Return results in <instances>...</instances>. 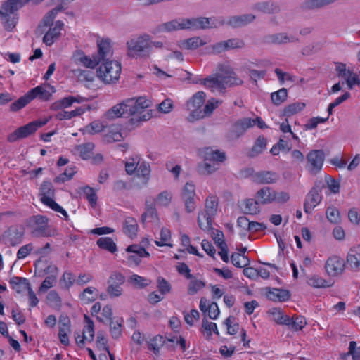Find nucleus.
<instances>
[{"mask_svg": "<svg viewBox=\"0 0 360 360\" xmlns=\"http://www.w3.org/2000/svg\"><path fill=\"white\" fill-rule=\"evenodd\" d=\"M150 101L145 97L130 98L114 105L105 114L106 120H114L121 117H134L137 121H147L152 117V112L148 110Z\"/></svg>", "mask_w": 360, "mask_h": 360, "instance_id": "nucleus-1", "label": "nucleus"}, {"mask_svg": "<svg viewBox=\"0 0 360 360\" xmlns=\"http://www.w3.org/2000/svg\"><path fill=\"white\" fill-rule=\"evenodd\" d=\"M195 82L204 85L212 92L223 93L227 88L243 84V81L232 72L226 75H212L206 78L198 79Z\"/></svg>", "mask_w": 360, "mask_h": 360, "instance_id": "nucleus-2", "label": "nucleus"}, {"mask_svg": "<svg viewBox=\"0 0 360 360\" xmlns=\"http://www.w3.org/2000/svg\"><path fill=\"white\" fill-rule=\"evenodd\" d=\"M151 37L148 34L134 37L126 42L127 56L132 58H148L150 56Z\"/></svg>", "mask_w": 360, "mask_h": 360, "instance_id": "nucleus-3", "label": "nucleus"}, {"mask_svg": "<svg viewBox=\"0 0 360 360\" xmlns=\"http://www.w3.org/2000/svg\"><path fill=\"white\" fill-rule=\"evenodd\" d=\"M121 64L116 60H107L102 63L96 70L98 78L106 84L116 83L120 77Z\"/></svg>", "mask_w": 360, "mask_h": 360, "instance_id": "nucleus-4", "label": "nucleus"}, {"mask_svg": "<svg viewBox=\"0 0 360 360\" xmlns=\"http://www.w3.org/2000/svg\"><path fill=\"white\" fill-rule=\"evenodd\" d=\"M49 121V118L34 120L18 128L13 133L10 134L7 137V140L8 141L13 143L19 139L26 138L30 135L33 134L39 128L46 124Z\"/></svg>", "mask_w": 360, "mask_h": 360, "instance_id": "nucleus-5", "label": "nucleus"}, {"mask_svg": "<svg viewBox=\"0 0 360 360\" xmlns=\"http://www.w3.org/2000/svg\"><path fill=\"white\" fill-rule=\"evenodd\" d=\"M49 219L41 215H34L30 218L29 226L32 229V234L35 237H49L53 236L47 229Z\"/></svg>", "mask_w": 360, "mask_h": 360, "instance_id": "nucleus-6", "label": "nucleus"}, {"mask_svg": "<svg viewBox=\"0 0 360 360\" xmlns=\"http://www.w3.org/2000/svg\"><path fill=\"white\" fill-rule=\"evenodd\" d=\"M324 159L325 154L322 150H314L310 151L307 155V169L311 174H316L321 171Z\"/></svg>", "mask_w": 360, "mask_h": 360, "instance_id": "nucleus-7", "label": "nucleus"}, {"mask_svg": "<svg viewBox=\"0 0 360 360\" xmlns=\"http://www.w3.org/2000/svg\"><path fill=\"white\" fill-rule=\"evenodd\" d=\"M263 41L266 44L282 45L289 43H297L300 39L295 35L286 32L269 34L264 37Z\"/></svg>", "mask_w": 360, "mask_h": 360, "instance_id": "nucleus-8", "label": "nucleus"}, {"mask_svg": "<svg viewBox=\"0 0 360 360\" xmlns=\"http://www.w3.org/2000/svg\"><path fill=\"white\" fill-rule=\"evenodd\" d=\"M243 40L238 38H233L226 41L216 43L212 46V51L214 53H220L232 49H243L245 47Z\"/></svg>", "mask_w": 360, "mask_h": 360, "instance_id": "nucleus-9", "label": "nucleus"}, {"mask_svg": "<svg viewBox=\"0 0 360 360\" xmlns=\"http://www.w3.org/2000/svg\"><path fill=\"white\" fill-rule=\"evenodd\" d=\"M254 126V122L250 118L245 117L236 122L229 132V138L234 140L243 135L246 130Z\"/></svg>", "mask_w": 360, "mask_h": 360, "instance_id": "nucleus-10", "label": "nucleus"}, {"mask_svg": "<svg viewBox=\"0 0 360 360\" xmlns=\"http://www.w3.org/2000/svg\"><path fill=\"white\" fill-rule=\"evenodd\" d=\"M345 269V262L338 256L330 257L325 264V269L330 276H336L342 273Z\"/></svg>", "mask_w": 360, "mask_h": 360, "instance_id": "nucleus-11", "label": "nucleus"}, {"mask_svg": "<svg viewBox=\"0 0 360 360\" xmlns=\"http://www.w3.org/2000/svg\"><path fill=\"white\" fill-rule=\"evenodd\" d=\"M56 91L55 88L49 84L47 85H40L34 87L30 91H27L30 98L34 100L36 98H38L42 101H49L52 94Z\"/></svg>", "mask_w": 360, "mask_h": 360, "instance_id": "nucleus-12", "label": "nucleus"}, {"mask_svg": "<svg viewBox=\"0 0 360 360\" xmlns=\"http://www.w3.org/2000/svg\"><path fill=\"white\" fill-rule=\"evenodd\" d=\"M98 55L96 56L99 58L100 62L110 60L112 57L113 51L111 46V42L109 39H102L97 41Z\"/></svg>", "mask_w": 360, "mask_h": 360, "instance_id": "nucleus-13", "label": "nucleus"}, {"mask_svg": "<svg viewBox=\"0 0 360 360\" xmlns=\"http://www.w3.org/2000/svg\"><path fill=\"white\" fill-rule=\"evenodd\" d=\"M322 196L320 194V189L318 187H314L311 189L306 196L304 203V210L307 213H310L320 203Z\"/></svg>", "mask_w": 360, "mask_h": 360, "instance_id": "nucleus-14", "label": "nucleus"}, {"mask_svg": "<svg viewBox=\"0 0 360 360\" xmlns=\"http://www.w3.org/2000/svg\"><path fill=\"white\" fill-rule=\"evenodd\" d=\"M252 9L269 15L277 14L281 11L278 4L271 0L258 1L253 4Z\"/></svg>", "mask_w": 360, "mask_h": 360, "instance_id": "nucleus-15", "label": "nucleus"}, {"mask_svg": "<svg viewBox=\"0 0 360 360\" xmlns=\"http://www.w3.org/2000/svg\"><path fill=\"white\" fill-rule=\"evenodd\" d=\"M64 23L60 20H57L53 27H50L43 37V42L46 46H51L57 39H59L61 31L63 30Z\"/></svg>", "mask_w": 360, "mask_h": 360, "instance_id": "nucleus-16", "label": "nucleus"}, {"mask_svg": "<svg viewBox=\"0 0 360 360\" xmlns=\"http://www.w3.org/2000/svg\"><path fill=\"white\" fill-rule=\"evenodd\" d=\"M25 231L22 227L12 226L10 227L4 234V238L11 245L15 246L23 240Z\"/></svg>", "mask_w": 360, "mask_h": 360, "instance_id": "nucleus-17", "label": "nucleus"}, {"mask_svg": "<svg viewBox=\"0 0 360 360\" xmlns=\"http://www.w3.org/2000/svg\"><path fill=\"white\" fill-rule=\"evenodd\" d=\"M222 103L220 100L212 98L207 101L202 110H195L192 114V120H198L210 116L214 109L219 107Z\"/></svg>", "mask_w": 360, "mask_h": 360, "instance_id": "nucleus-18", "label": "nucleus"}, {"mask_svg": "<svg viewBox=\"0 0 360 360\" xmlns=\"http://www.w3.org/2000/svg\"><path fill=\"white\" fill-rule=\"evenodd\" d=\"M71 322L68 316H60L58 323V338L60 342L64 345L70 343L68 334L71 333Z\"/></svg>", "mask_w": 360, "mask_h": 360, "instance_id": "nucleus-19", "label": "nucleus"}, {"mask_svg": "<svg viewBox=\"0 0 360 360\" xmlns=\"http://www.w3.org/2000/svg\"><path fill=\"white\" fill-rule=\"evenodd\" d=\"M214 19L208 18H197L186 19L187 29H207L216 27Z\"/></svg>", "mask_w": 360, "mask_h": 360, "instance_id": "nucleus-20", "label": "nucleus"}, {"mask_svg": "<svg viewBox=\"0 0 360 360\" xmlns=\"http://www.w3.org/2000/svg\"><path fill=\"white\" fill-rule=\"evenodd\" d=\"M55 190L50 181H44L40 188L41 201L48 207L55 202L53 200Z\"/></svg>", "mask_w": 360, "mask_h": 360, "instance_id": "nucleus-21", "label": "nucleus"}, {"mask_svg": "<svg viewBox=\"0 0 360 360\" xmlns=\"http://www.w3.org/2000/svg\"><path fill=\"white\" fill-rule=\"evenodd\" d=\"M252 178L257 184H274L279 179V174L272 171H261L254 174Z\"/></svg>", "mask_w": 360, "mask_h": 360, "instance_id": "nucleus-22", "label": "nucleus"}, {"mask_svg": "<svg viewBox=\"0 0 360 360\" xmlns=\"http://www.w3.org/2000/svg\"><path fill=\"white\" fill-rule=\"evenodd\" d=\"M200 309L207 313L211 319H216L219 315L220 311L216 302H210L205 297H202L199 304Z\"/></svg>", "mask_w": 360, "mask_h": 360, "instance_id": "nucleus-23", "label": "nucleus"}, {"mask_svg": "<svg viewBox=\"0 0 360 360\" xmlns=\"http://www.w3.org/2000/svg\"><path fill=\"white\" fill-rule=\"evenodd\" d=\"M206 95L203 91H198L195 94L191 100L187 103L188 110L191 111L188 120L193 122L192 120V114L195 110H200V108L205 101Z\"/></svg>", "mask_w": 360, "mask_h": 360, "instance_id": "nucleus-24", "label": "nucleus"}, {"mask_svg": "<svg viewBox=\"0 0 360 360\" xmlns=\"http://www.w3.org/2000/svg\"><path fill=\"white\" fill-rule=\"evenodd\" d=\"M29 2V0H7L1 5L0 13L18 15L16 12Z\"/></svg>", "mask_w": 360, "mask_h": 360, "instance_id": "nucleus-25", "label": "nucleus"}, {"mask_svg": "<svg viewBox=\"0 0 360 360\" xmlns=\"http://www.w3.org/2000/svg\"><path fill=\"white\" fill-rule=\"evenodd\" d=\"M256 18L253 14H243L230 17L227 20V25L233 27H240L252 22Z\"/></svg>", "mask_w": 360, "mask_h": 360, "instance_id": "nucleus-26", "label": "nucleus"}, {"mask_svg": "<svg viewBox=\"0 0 360 360\" xmlns=\"http://www.w3.org/2000/svg\"><path fill=\"white\" fill-rule=\"evenodd\" d=\"M74 59L77 63H80L84 67L89 68H94L99 64V58L95 56L93 58L86 56L82 51H77L74 53Z\"/></svg>", "mask_w": 360, "mask_h": 360, "instance_id": "nucleus-27", "label": "nucleus"}, {"mask_svg": "<svg viewBox=\"0 0 360 360\" xmlns=\"http://www.w3.org/2000/svg\"><path fill=\"white\" fill-rule=\"evenodd\" d=\"M186 19L172 20L164 22L159 26V30L161 32H172L179 30L187 29Z\"/></svg>", "mask_w": 360, "mask_h": 360, "instance_id": "nucleus-28", "label": "nucleus"}, {"mask_svg": "<svg viewBox=\"0 0 360 360\" xmlns=\"http://www.w3.org/2000/svg\"><path fill=\"white\" fill-rule=\"evenodd\" d=\"M274 190L270 187H264L257 192L255 198L259 204H270L274 202Z\"/></svg>", "mask_w": 360, "mask_h": 360, "instance_id": "nucleus-29", "label": "nucleus"}, {"mask_svg": "<svg viewBox=\"0 0 360 360\" xmlns=\"http://www.w3.org/2000/svg\"><path fill=\"white\" fill-rule=\"evenodd\" d=\"M12 288L18 293H22L31 288L28 279L22 277L14 276L10 280Z\"/></svg>", "mask_w": 360, "mask_h": 360, "instance_id": "nucleus-30", "label": "nucleus"}, {"mask_svg": "<svg viewBox=\"0 0 360 360\" xmlns=\"http://www.w3.org/2000/svg\"><path fill=\"white\" fill-rule=\"evenodd\" d=\"M139 226L135 219L127 217L123 222V232L128 237L134 238L137 236Z\"/></svg>", "mask_w": 360, "mask_h": 360, "instance_id": "nucleus-31", "label": "nucleus"}, {"mask_svg": "<svg viewBox=\"0 0 360 360\" xmlns=\"http://www.w3.org/2000/svg\"><path fill=\"white\" fill-rule=\"evenodd\" d=\"M0 17L4 28L8 32L13 31L18 23V15L0 13Z\"/></svg>", "mask_w": 360, "mask_h": 360, "instance_id": "nucleus-32", "label": "nucleus"}, {"mask_svg": "<svg viewBox=\"0 0 360 360\" xmlns=\"http://www.w3.org/2000/svg\"><path fill=\"white\" fill-rule=\"evenodd\" d=\"M266 296L268 299L274 302H285L289 299L290 294L288 290L273 288L266 292Z\"/></svg>", "mask_w": 360, "mask_h": 360, "instance_id": "nucleus-33", "label": "nucleus"}, {"mask_svg": "<svg viewBox=\"0 0 360 360\" xmlns=\"http://www.w3.org/2000/svg\"><path fill=\"white\" fill-rule=\"evenodd\" d=\"M94 148V144L91 142H87L77 145L74 150L75 153L79 155L82 159L88 160L91 158Z\"/></svg>", "mask_w": 360, "mask_h": 360, "instance_id": "nucleus-34", "label": "nucleus"}, {"mask_svg": "<svg viewBox=\"0 0 360 360\" xmlns=\"http://www.w3.org/2000/svg\"><path fill=\"white\" fill-rule=\"evenodd\" d=\"M337 0H306L302 4L304 10H316L328 6Z\"/></svg>", "mask_w": 360, "mask_h": 360, "instance_id": "nucleus-35", "label": "nucleus"}, {"mask_svg": "<svg viewBox=\"0 0 360 360\" xmlns=\"http://www.w3.org/2000/svg\"><path fill=\"white\" fill-rule=\"evenodd\" d=\"M120 130L121 127L119 125L110 126L109 131L104 135V140L108 143L121 141L123 139V136Z\"/></svg>", "mask_w": 360, "mask_h": 360, "instance_id": "nucleus-36", "label": "nucleus"}, {"mask_svg": "<svg viewBox=\"0 0 360 360\" xmlns=\"http://www.w3.org/2000/svg\"><path fill=\"white\" fill-rule=\"evenodd\" d=\"M102 119L103 120H95L91 122L84 127V131L89 134L101 132L107 127V121L108 120L104 118V115Z\"/></svg>", "mask_w": 360, "mask_h": 360, "instance_id": "nucleus-37", "label": "nucleus"}, {"mask_svg": "<svg viewBox=\"0 0 360 360\" xmlns=\"http://www.w3.org/2000/svg\"><path fill=\"white\" fill-rule=\"evenodd\" d=\"M204 158L206 161H212L215 162H222L226 159L225 153L219 150H214L210 148H207L205 150Z\"/></svg>", "mask_w": 360, "mask_h": 360, "instance_id": "nucleus-38", "label": "nucleus"}, {"mask_svg": "<svg viewBox=\"0 0 360 360\" xmlns=\"http://www.w3.org/2000/svg\"><path fill=\"white\" fill-rule=\"evenodd\" d=\"M305 108V103L302 102H295L286 105L282 111V116L287 118L301 112Z\"/></svg>", "mask_w": 360, "mask_h": 360, "instance_id": "nucleus-39", "label": "nucleus"}, {"mask_svg": "<svg viewBox=\"0 0 360 360\" xmlns=\"http://www.w3.org/2000/svg\"><path fill=\"white\" fill-rule=\"evenodd\" d=\"M269 314L271 315L272 319L277 323L281 325L290 326L291 319L289 316L283 314V312L278 308H272L269 310Z\"/></svg>", "mask_w": 360, "mask_h": 360, "instance_id": "nucleus-40", "label": "nucleus"}, {"mask_svg": "<svg viewBox=\"0 0 360 360\" xmlns=\"http://www.w3.org/2000/svg\"><path fill=\"white\" fill-rule=\"evenodd\" d=\"M84 327L83 329V339L91 342L94 338V324L93 321L87 315H84Z\"/></svg>", "mask_w": 360, "mask_h": 360, "instance_id": "nucleus-41", "label": "nucleus"}, {"mask_svg": "<svg viewBox=\"0 0 360 360\" xmlns=\"http://www.w3.org/2000/svg\"><path fill=\"white\" fill-rule=\"evenodd\" d=\"M259 204L257 199H246L243 202L241 208L245 214H255L259 211Z\"/></svg>", "mask_w": 360, "mask_h": 360, "instance_id": "nucleus-42", "label": "nucleus"}, {"mask_svg": "<svg viewBox=\"0 0 360 360\" xmlns=\"http://www.w3.org/2000/svg\"><path fill=\"white\" fill-rule=\"evenodd\" d=\"M98 290L94 287H87L79 294V299L85 304L95 301L97 298Z\"/></svg>", "mask_w": 360, "mask_h": 360, "instance_id": "nucleus-43", "label": "nucleus"}, {"mask_svg": "<svg viewBox=\"0 0 360 360\" xmlns=\"http://www.w3.org/2000/svg\"><path fill=\"white\" fill-rule=\"evenodd\" d=\"M96 244L100 248L105 250L111 253H115L117 251L115 243L110 237H101L98 238Z\"/></svg>", "mask_w": 360, "mask_h": 360, "instance_id": "nucleus-44", "label": "nucleus"}, {"mask_svg": "<svg viewBox=\"0 0 360 360\" xmlns=\"http://www.w3.org/2000/svg\"><path fill=\"white\" fill-rule=\"evenodd\" d=\"M347 261L352 268H358L360 266V248H351L347 257Z\"/></svg>", "mask_w": 360, "mask_h": 360, "instance_id": "nucleus-45", "label": "nucleus"}, {"mask_svg": "<svg viewBox=\"0 0 360 360\" xmlns=\"http://www.w3.org/2000/svg\"><path fill=\"white\" fill-rule=\"evenodd\" d=\"M207 41L199 37H191L181 41V46L186 49H196L200 46H204Z\"/></svg>", "mask_w": 360, "mask_h": 360, "instance_id": "nucleus-46", "label": "nucleus"}, {"mask_svg": "<svg viewBox=\"0 0 360 360\" xmlns=\"http://www.w3.org/2000/svg\"><path fill=\"white\" fill-rule=\"evenodd\" d=\"M212 217L213 216L208 215L207 213L200 212L198 217V223L199 227L204 231H209L212 229Z\"/></svg>", "mask_w": 360, "mask_h": 360, "instance_id": "nucleus-47", "label": "nucleus"}, {"mask_svg": "<svg viewBox=\"0 0 360 360\" xmlns=\"http://www.w3.org/2000/svg\"><path fill=\"white\" fill-rule=\"evenodd\" d=\"M307 283L315 288H328L332 285L330 281H328L318 275H313L307 280Z\"/></svg>", "mask_w": 360, "mask_h": 360, "instance_id": "nucleus-48", "label": "nucleus"}, {"mask_svg": "<svg viewBox=\"0 0 360 360\" xmlns=\"http://www.w3.org/2000/svg\"><path fill=\"white\" fill-rule=\"evenodd\" d=\"M217 207L218 201L217 198L211 195L207 198L205 200V210L202 212L214 217L217 213Z\"/></svg>", "mask_w": 360, "mask_h": 360, "instance_id": "nucleus-49", "label": "nucleus"}, {"mask_svg": "<svg viewBox=\"0 0 360 360\" xmlns=\"http://www.w3.org/2000/svg\"><path fill=\"white\" fill-rule=\"evenodd\" d=\"M190 282L188 286V294L193 295L197 293L200 290L202 289L205 283L202 281L196 278L193 276L189 278Z\"/></svg>", "mask_w": 360, "mask_h": 360, "instance_id": "nucleus-50", "label": "nucleus"}, {"mask_svg": "<svg viewBox=\"0 0 360 360\" xmlns=\"http://www.w3.org/2000/svg\"><path fill=\"white\" fill-rule=\"evenodd\" d=\"M136 175L139 178H142L145 184H146L150 176V167L148 163L143 162L139 163L136 169Z\"/></svg>", "mask_w": 360, "mask_h": 360, "instance_id": "nucleus-51", "label": "nucleus"}, {"mask_svg": "<svg viewBox=\"0 0 360 360\" xmlns=\"http://www.w3.org/2000/svg\"><path fill=\"white\" fill-rule=\"evenodd\" d=\"M32 101L28 93L27 92L24 96L19 98L17 101L12 103L10 105V110L13 112H17L23 108L29 103Z\"/></svg>", "mask_w": 360, "mask_h": 360, "instance_id": "nucleus-52", "label": "nucleus"}, {"mask_svg": "<svg viewBox=\"0 0 360 360\" xmlns=\"http://www.w3.org/2000/svg\"><path fill=\"white\" fill-rule=\"evenodd\" d=\"M231 259L232 264L238 268L245 267L250 263V259L246 255H242L239 252L233 253L231 255Z\"/></svg>", "mask_w": 360, "mask_h": 360, "instance_id": "nucleus-53", "label": "nucleus"}, {"mask_svg": "<svg viewBox=\"0 0 360 360\" xmlns=\"http://www.w3.org/2000/svg\"><path fill=\"white\" fill-rule=\"evenodd\" d=\"M266 139L264 136H259L252 148L250 156L254 157L261 153L266 148Z\"/></svg>", "mask_w": 360, "mask_h": 360, "instance_id": "nucleus-54", "label": "nucleus"}, {"mask_svg": "<svg viewBox=\"0 0 360 360\" xmlns=\"http://www.w3.org/2000/svg\"><path fill=\"white\" fill-rule=\"evenodd\" d=\"M288 97V91L285 88H282L277 91L271 94V98L274 104L279 105L285 101Z\"/></svg>", "mask_w": 360, "mask_h": 360, "instance_id": "nucleus-55", "label": "nucleus"}, {"mask_svg": "<svg viewBox=\"0 0 360 360\" xmlns=\"http://www.w3.org/2000/svg\"><path fill=\"white\" fill-rule=\"evenodd\" d=\"M219 168V163L212 161H206L204 159V162L199 166V171L202 174H210L217 170Z\"/></svg>", "mask_w": 360, "mask_h": 360, "instance_id": "nucleus-56", "label": "nucleus"}, {"mask_svg": "<svg viewBox=\"0 0 360 360\" xmlns=\"http://www.w3.org/2000/svg\"><path fill=\"white\" fill-rule=\"evenodd\" d=\"M140 159L141 158L139 155H135L134 157L129 158L126 161L125 170L128 174L131 175L136 172L140 163Z\"/></svg>", "mask_w": 360, "mask_h": 360, "instance_id": "nucleus-57", "label": "nucleus"}, {"mask_svg": "<svg viewBox=\"0 0 360 360\" xmlns=\"http://www.w3.org/2000/svg\"><path fill=\"white\" fill-rule=\"evenodd\" d=\"M123 319H120L116 321H111L110 323V332L112 337L115 339L119 338L122 335V325Z\"/></svg>", "mask_w": 360, "mask_h": 360, "instance_id": "nucleus-58", "label": "nucleus"}, {"mask_svg": "<svg viewBox=\"0 0 360 360\" xmlns=\"http://www.w3.org/2000/svg\"><path fill=\"white\" fill-rule=\"evenodd\" d=\"M171 239V233L169 229L166 228H162L160 231V240H155V243L156 245L162 247V246H169L172 247V244L169 243V241Z\"/></svg>", "mask_w": 360, "mask_h": 360, "instance_id": "nucleus-59", "label": "nucleus"}, {"mask_svg": "<svg viewBox=\"0 0 360 360\" xmlns=\"http://www.w3.org/2000/svg\"><path fill=\"white\" fill-rule=\"evenodd\" d=\"M164 343V338L161 335H157L150 340L148 344V349L153 351L155 354H158Z\"/></svg>", "mask_w": 360, "mask_h": 360, "instance_id": "nucleus-60", "label": "nucleus"}, {"mask_svg": "<svg viewBox=\"0 0 360 360\" xmlns=\"http://www.w3.org/2000/svg\"><path fill=\"white\" fill-rule=\"evenodd\" d=\"M126 251L127 252L133 253L134 255L139 256L141 257H148L150 256L149 252L146 251L143 247L138 244H133L129 245L127 248Z\"/></svg>", "mask_w": 360, "mask_h": 360, "instance_id": "nucleus-61", "label": "nucleus"}, {"mask_svg": "<svg viewBox=\"0 0 360 360\" xmlns=\"http://www.w3.org/2000/svg\"><path fill=\"white\" fill-rule=\"evenodd\" d=\"M122 285L120 284L108 283L106 289L108 295L112 298L120 297L123 292Z\"/></svg>", "mask_w": 360, "mask_h": 360, "instance_id": "nucleus-62", "label": "nucleus"}, {"mask_svg": "<svg viewBox=\"0 0 360 360\" xmlns=\"http://www.w3.org/2000/svg\"><path fill=\"white\" fill-rule=\"evenodd\" d=\"M75 282H76L75 278L70 271H65L60 281V284L65 289H69Z\"/></svg>", "mask_w": 360, "mask_h": 360, "instance_id": "nucleus-63", "label": "nucleus"}, {"mask_svg": "<svg viewBox=\"0 0 360 360\" xmlns=\"http://www.w3.org/2000/svg\"><path fill=\"white\" fill-rule=\"evenodd\" d=\"M129 282L135 286H138L141 288H143L149 285L150 281L137 274H134L131 276L129 278Z\"/></svg>", "mask_w": 360, "mask_h": 360, "instance_id": "nucleus-64", "label": "nucleus"}]
</instances>
